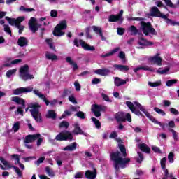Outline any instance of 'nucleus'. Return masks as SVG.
<instances>
[{
    "mask_svg": "<svg viewBox=\"0 0 179 179\" xmlns=\"http://www.w3.org/2000/svg\"><path fill=\"white\" fill-rule=\"evenodd\" d=\"M169 71H170V69L168 67H166L165 69L160 68L157 71V73H159V75H166Z\"/></svg>",
    "mask_w": 179,
    "mask_h": 179,
    "instance_id": "58836bf2",
    "label": "nucleus"
},
{
    "mask_svg": "<svg viewBox=\"0 0 179 179\" xmlns=\"http://www.w3.org/2000/svg\"><path fill=\"white\" fill-rule=\"evenodd\" d=\"M68 127H69V122H68L63 121L59 124L60 128H66H66H68Z\"/></svg>",
    "mask_w": 179,
    "mask_h": 179,
    "instance_id": "052dcab7",
    "label": "nucleus"
},
{
    "mask_svg": "<svg viewBox=\"0 0 179 179\" xmlns=\"http://www.w3.org/2000/svg\"><path fill=\"white\" fill-rule=\"evenodd\" d=\"M154 111H155V113H157V114H159L160 115H162L163 117H164V115H166V112L163 111V110L159 108H154Z\"/></svg>",
    "mask_w": 179,
    "mask_h": 179,
    "instance_id": "8fccbe9b",
    "label": "nucleus"
},
{
    "mask_svg": "<svg viewBox=\"0 0 179 179\" xmlns=\"http://www.w3.org/2000/svg\"><path fill=\"white\" fill-rule=\"evenodd\" d=\"M28 43H29V41H27V38L23 36H20L17 41V44L18 45H20V47H26Z\"/></svg>",
    "mask_w": 179,
    "mask_h": 179,
    "instance_id": "b1692460",
    "label": "nucleus"
},
{
    "mask_svg": "<svg viewBox=\"0 0 179 179\" xmlns=\"http://www.w3.org/2000/svg\"><path fill=\"white\" fill-rule=\"evenodd\" d=\"M120 50H121V48H120V47L116 48L106 54L101 55L100 57H101V58H107V57H111V55H114V54H115V52H118V51H120Z\"/></svg>",
    "mask_w": 179,
    "mask_h": 179,
    "instance_id": "393cba45",
    "label": "nucleus"
},
{
    "mask_svg": "<svg viewBox=\"0 0 179 179\" xmlns=\"http://www.w3.org/2000/svg\"><path fill=\"white\" fill-rule=\"evenodd\" d=\"M11 157L14 160H15V164L20 162V156H19V155H13Z\"/></svg>",
    "mask_w": 179,
    "mask_h": 179,
    "instance_id": "4d7b16f0",
    "label": "nucleus"
},
{
    "mask_svg": "<svg viewBox=\"0 0 179 179\" xmlns=\"http://www.w3.org/2000/svg\"><path fill=\"white\" fill-rule=\"evenodd\" d=\"M139 45H141L140 48H143V47H147L148 45H152L153 43L152 42L148 41L146 39L140 37L138 41Z\"/></svg>",
    "mask_w": 179,
    "mask_h": 179,
    "instance_id": "6ab92c4d",
    "label": "nucleus"
},
{
    "mask_svg": "<svg viewBox=\"0 0 179 179\" xmlns=\"http://www.w3.org/2000/svg\"><path fill=\"white\" fill-rule=\"evenodd\" d=\"M66 62H68V64H69V65L72 66V69H73V71H76V69H78V68H79L78 66V64H76V62H73V60H72V58L70 57H68L66 58Z\"/></svg>",
    "mask_w": 179,
    "mask_h": 179,
    "instance_id": "cd10ccee",
    "label": "nucleus"
},
{
    "mask_svg": "<svg viewBox=\"0 0 179 179\" xmlns=\"http://www.w3.org/2000/svg\"><path fill=\"white\" fill-rule=\"evenodd\" d=\"M45 57L47 58V59H49L50 61H58V57H57L55 54L48 52L45 53Z\"/></svg>",
    "mask_w": 179,
    "mask_h": 179,
    "instance_id": "473e14b6",
    "label": "nucleus"
},
{
    "mask_svg": "<svg viewBox=\"0 0 179 179\" xmlns=\"http://www.w3.org/2000/svg\"><path fill=\"white\" fill-rule=\"evenodd\" d=\"M69 101H71V103H73V104H77L78 103V102L76 101V99L75 98V96H73V95H71L69 97Z\"/></svg>",
    "mask_w": 179,
    "mask_h": 179,
    "instance_id": "e2e57ef3",
    "label": "nucleus"
},
{
    "mask_svg": "<svg viewBox=\"0 0 179 179\" xmlns=\"http://www.w3.org/2000/svg\"><path fill=\"white\" fill-rule=\"evenodd\" d=\"M85 177L87 179H95L97 177V171L94 169L93 171L88 170L85 172Z\"/></svg>",
    "mask_w": 179,
    "mask_h": 179,
    "instance_id": "412c9836",
    "label": "nucleus"
},
{
    "mask_svg": "<svg viewBox=\"0 0 179 179\" xmlns=\"http://www.w3.org/2000/svg\"><path fill=\"white\" fill-rule=\"evenodd\" d=\"M113 67L115 68V69H117V71H120L121 72H125V71H129V67L125 65L115 64Z\"/></svg>",
    "mask_w": 179,
    "mask_h": 179,
    "instance_id": "7c9ffc66",
    "label": "nucleus"
},
{
    "mask_svg": "<svg viewBox=\"0 0 179 179\" xmlns=\"http://www.w3.org/2000/svg\"><path fill=\"white\" fill-rule=\"evenodd\" d=\"M76 116L78 117V118H81V120H85V113L82 111L78 112Z\"/></svg>",
    "mask_w": 179,
    "mask_h": 179,
    "instance_id": "0e129e2a",
    "label": "nucleus"
},
{
    "mask_svg": "<svg viewBox=\"0 0 179 179\" xmlns=\"http://www.w3.org/2000/svg\"><path fill=\"white\" fill-rule=\"evenodd\" d=\"M20 10L21 12H27V13H29V12H34V8H27L24 6H21L20 8Z\"/></svg>",
    "mask_w": 179,
    "mask_h": 179,
    "instance_id": "3c124183",
    "label": "nucleus"
},
{
    "mask_svg": "<svg viewBox=\"0 0 179 179\" xmlns=\"http://www.w3.org/2000/svg\"><path fill=\"white\" fill-rule=\"evenodd\" d=\"M138 148H139V149H141V150L145 153H149V152H150V148L145 143L138 144Z\"/></svg>",
    "mask_w": 179,
    "mask_h": 179,
    "instance_id": "c85d7f7f",
    "label": "nucleus"
},
{
    "mask_svg": "<svg viewBox=\"0 0 179 179\" xmlns=\"http://www.w3.org/2000/svg\"><path fill=\"white\" fill-rule=\"evenodd\" d=\"M6 20L8 22L10 26H15L17 29H19V34H22V31L23 29H24V27L23 25H20V23L24 20V17H19L16 20L9 17H6Z\"/></svg>",
    "mask_w": 179,
    "mask_h": 179,
    "instance_id": "423d86ee",
    "label": "nucleus"
},
{
    "mask_svg": "<svg viewBox=\"0 0 179 179\" xmlns=\"http://www.w3.org/2000/svg\"><path fill=\"white\" fill-rule=\"evenodd\" d=\"M91 110L94 113V115L99 118V117H101V113L100 112L106 111V110H107V107L103 106L101 105L94 104L92 106Z\"/></svg>",
    "mask_w": 179,
    "mask_h": 179,
    "instance_id": "f8f14e48",
    "label": "nucleus"
},
{
    "mask_svg": "<svg viewBox=\"0 0 179 179\" xmlns=\"http://www.w3.org/2000/svg\"><path fill=\"white\" fill-rule=\"evenodd\" d=\"M4 31H6V33H8V34H9L10 36H12V31L10 30L9 25L4 24Z\"/></svg>",
    "mask_w": 179,
    "mask_h": 179,
    "instance_id": "bf43d9fd",
    "label": "nucleus"
},
{
    "mask_svg": "<svg viewBox=\"0 0 179 179\" xmlns=\"http://www.w3.org/2000/svg\"><path fill=\"white\" fill-rule=\"evenodd\" d=\"M170 113L171 114H173L174 115H178L179 112L177 109L174 108H170Z\"/></svg>",
    "mask_w": 179,
    "mask_h": 179,
    "instance_id": "69168bd1",
    "label": "nucleus"
},
{
    "mask_svg": "<svg viewBox=\"0 0 179 179\" xmlns=\"http://www.w3.org/2000/svg\"><path fill=\"white\" fill-rule=\"evenodd\" d=\"M114 83L115 86H122V85L127 84V80H122L118 77L115 78Z\"/></svg>",
    "mask_w": 179,
    "mask_h": 179,
    "instance_id": "2f4dec72",
    "label": "nucleus"
},
{
    "mask_svg": "<svg viewBox=\"0 0 179 179\" xmlns=\"http://www.w3.org/2000/svg\"><path fill=\"white\" fill-rule=\"evenodd\" d=\"M134 105L137 108H138L142 113L145 114V115L147 117V118H149L152 122H154V124H157V125H159L162 128V129H165L164 124H162V122L157 121V120L155 119L146 109H145V106H142L139 102L134 101Z\"/></svg>",
    "mask_w": 179,
    "mask_h": 179,
    "instance_id": "7ed1b4c3",
    "label": "nucleus"
},
{
    "mask_svg": "<svg viewBox=\"0 0 179 179\" xmlns=\"http://www.w3.org/2000/svg\"><path fill=\"white\" fill-rule=\"evenodd\" d=\"M115 118L117 121L125 122L128 121V122H132V117H131V114L127 113L125 115L124 113L119 112L115 115Z\"/></svg>",
    "mask_w": 179,
    "mask_h": 179,
    "instance_id": "ddd939ff",
    "label": "nucleus"
},
{
    "mask_svg": "<svg viewBox=\"0 0 179 179\" xmlns=\"http://www.w3.org/2000/svg\"><path fill=\"white\" fill-rule=\"evenodd\" d=\"M120 155V152H113L110 155V159L114 162V167L117 171L120 170V167L121 169H125L127 164L131 162L129 158H121Z\"/></svg>",
    "mask_w": 179,
    "mask_h": 179,
    "instance_id": "f03ea898",
    "label": "nucleus"
},
{
    "mask_svg": "<svg viewBox=\"0 0 179 179\" xmlns=\"http://www.w3.org/2000/svg\"><path fill=\"white\" fill-rule=\"evenodd\" d=\"M168 160L169 163H174V153L170 152L168 155Z\"/></svg>",
    "mask_w": 179,
    "mask_h": 179,
    "instance_id": "5fc2aeb1",
    "label": "nucleus"
},
{
    "mask_svg": "<svg viewBox=\"0 0 179 179\" xmlns=\"http://www.w3.org/2000/svg\"><path fill=\"white\" fill-rule=\"evenodd\" d=\"M39 136H41L40 134H34V135L27 136L24 140V143H31V142H34V141H37Z\"/></svg>",
    "mask_w": 179,
    "mask_h": 179,
    "instance_id": "a211bd4d",
    "label": "nucleus"
},
{
    "mask_svg": "<svg viewBox=\"0 0 179 179\" xmlns=\"http://www.w3.org/2000/svg\"><path fill=\"white\" fill-rule=\"evenodd\" d=\"M80 44L81 47L85 50V51H94V46H90L89 44L86 43L85 41L80 39H75L74 40V45L76 47H79V45Z\"/></svg>",
    "mask_w": 179,
    "mask_h": 179,
    "instance_id": "9b49d317",
    "label": "nucleus"
},
{
    "mask_svg": "<svg viewBox=\"0 0 179 179\" xmlns=\"http://www.w3.org/2000/svg\"><path fill=\"white\" fill-rule=\"evenodd\" d=\"M151 16H155L156 17H162V19H167L169 15H164L160 13V10L157 7H152L150 10Z\"/></svg>",
    "mask_w": 179,
    "mask_h": 179,
    "instance_id": "4468645a",
    "label": "nucleus"
},
{
    "mask_svg": "<svg viewBox=\"0 0 179 179\" xmlns=\"http://www.w3.org/2000/svg\"><path fill=\"white\" fill-rule=\"evenodd\" d=\"M22 62V59H17L11 61L12 65H17V64H20Z\"/></svg>",
    "mask_w": 179,
    "mask_h": 179,
    "instance_id": "338daca9",
    "label": "nucleus"
},
{
    "mask_svg": "<svg viewBox=\"0 0 179 179\" xmlns=\"http://www.w3.org/2000/svg\"><path fill=\"white\" fill-rule=\"evenodd\" d=\"M166 162H167V158L166 157L161 159V166L163 170H166Z\"/></svg>",
    "mask_w": 179,
    "mask_h": 179,
    "instance_id": "6e6d98bb",
    "label": "nucleus"
},
{
    "mask_svg": "<svg viewBox=\"0 0 179 179\" xmlns=\"http://www.w3.org/2000/svg\"><path fill=\"white\" fill-rule=\"evenodd\" d=\"M31 92H33L34 94L39 97L41 100H43L46 106H48L50 104V101L47 100V98H45V95L41 94V92L38 90H33V87H20L13 90V93L15 96H19V94H22V93H30Z\"/></svg>",
    "mask_w": 179,
    "mask_h": 179,
    "instance_id": "f257e3e1",
    "label": "nucleus"
},
{
    "mask_svg": "<svg viewBox=\"0 0 179 179\" xmlns=\"http://www.w3.org/2000/svg\"><path fill=\"white\" fill-rule=\"evenodd\" d=\"M66 29V21H62L59 24H58L53 31L54 36H57L58 37H61V36H64L65 33L62 31V30H64Z\"/></svg>",
    "mask_w": 179,
    "mask_h": 179,
    "instance_id": "1a4fd4ad",
    "label": "nucleus"
},
{
    "mask_svg": "<svg viewBox=\"0 0 179 179\" xmlns=\"http://www.w3.org/2000/svg\"><path fill=\"white\" fill-rule=\"evenodd\" d=\"M126 106L129 108L131 113H134V114H136V115H143L141 111L136 110L138 107L135 106V101L134 103L131 101H126Z\"/></svg>",
    "mask_w": 179,
    "mask_h": 179,
    "instance_id": "f3484780",
    "label": "nucleus"
},
{
    "mask_svg": "<svg viewBox=\"0 0 179 179\" xmlns=\"http://www.w3.org/2000/svg\"><path fill=\"white\" fill-rule=\"evenodd\" d=\"M134 105L137 108H138L142 113L145 114V115L147 117V118H149L152 122H154V124H157V125H159L162 128V129H165L164 124H162V122L157 121V120L155 119L146 109H145V106H142L139 102L134 101Z\"/></svg>",
    "mask_w": 179,
    "mask_h": 179,
    "instance_id": "20e7f679",
    "label": "nucleus"
},
{
    "mask_svg": "<svg viewBox=\"0 0 179 179\" xmlns=\"http://www.w3.org/2000/svg\"><path fill=\"white\" fill-rule=\"evenodd\" d=\"M150 63L151 64H155L156 65H158V66H162L163 59L160 57L159 54H157L156 55L151 57L148 59Z\"/></svg>",
    "mask_w": 179,
    "mask_h": 179,
    "instance_id": "dca6fc26",
    "label": "nucleus"
},
{
    "mask_svg": "<svg viewBox=\"0 0 179 179\" xmlns=\"http://www.w3.org/2000/svg\"><path fill=\"white\" fill-rule=\"evenodd\" d=\"M41 106L40 104L35 103L31 105L30 106V113L35 121L36 122H41L43 121V118L41 117V113H40V108Z\"/></svg>",
    "mask_w": 179,
    "mask_h": 179,
    "instance_id": "39448f33",
    "label": "nucleus"
},
{
    "mask_svg": "<svg viewBox=\"0 0 179 179\" xmlns=\"http://www.w3.org/2000/svg\"><path fill=\"white\" fill-rule=\"evenodd\" d=\"M143 70V71H152L153 69H150V67L149 66H139V67H137L136 69H134V72L136 73L141 70Z\"/></svg>",
    "mask_w": 179,
    "mask_h": 179,
    "instance_id": "e433bc0d",
    "label": "nucleus"
},
{
    "mask_svg": "<svg viewBox=\"0 0 179 179\" xmlns=\"http://www.w3.org/2000/svg\"><path fill=\"white\" fill-rule=\"evenodd\" d=\"M92 29L96 34L100 36L101 40H102V41H106V37H104V36L103 35V30H101V28H100L99 27L93 26Z\"/></svg>",
    "mask_w": 179,
    "mask_h": 179,
    "instance_id": "4be33fe9",
    "label": "nucleus"
},
{
    "mask_svg": "<svg viewBox=\"0 0 179 179\" xmlns=\"http://www.w3.org/2000/svg\"><path fill=\"white\" fill-rule=\"evenodd\" d=\"M122 15H124V10H120V13L118 15H111L109 17V22H120V23H122L124 21V18H122Z\"/></svg>",
    "mask_w": 179,
    "mask_h": 179,
    "instance_id": "2eb2a0df",
    "label": "nucleus"
},
{
    "mask_svg": "<svg viewBox=\"0 0 179 179\" xmlns=\"http://www.w3.org/2000/svg\"><path fill=\"white\" fill-rule=\"evenodd\" d=\"M73 132L75 134V135H83V131H82V129H80V127H79V124L78 123H75L74 130Z\"/></svg>",
    "mask_w": 179,
    "mask_h": 179,
    "instance_id": "c756f323",
    "label": "nucleus"
},
{
    "mask_svg": "<svg viewBox=\"0 0 179 179\" xmlns=\"http://www.w3.org/2000/svg\"><path fill=\"white\" fill-rule=\"evenodd\" d=\"M141 30L145 36H149V34H152V36H156L157 34L156 30L152 27V25L149 22L146 23L145 22H142Z\"/></svg>",
    "mask_w": 179,
    "mask_h": 179,
    "instance_id": "6e6552de",
    "label": "nucleus"
},
{
    "mask_svg": "<svg viewBox=\"0 0 179 179\" xmlns=\"http://www.w3.org/2000/svg\"><path fill=\"white\" fill-rule=\"evenodd\" d=\"M46 43L48 44L50 50H52L53 51H57L55 50V46L52 45V39H46Z\"/></svg>",
    "mask_w": 179,
    "mask_h": 179,
    "instance_id": "a18cd8bd",
    "label": "nucleus"
},
{
    "mask_svg": "<svg viewBox=\"0 0 179 179\" xmlns=\"http://www.w3.org/2000/svg\"><path fill=\"white\" fill-rule=\"evenodd\" d=\"M20 122H17L14 123L12 129L15 132H17V130L20 129Z\"/></svg>",
    "mask_w": 179,
    "mask_h": 179,
    "instance_id": "864d4df0",
    "label": "nucleus"
},
{
    "mask_svg": "<svg viewBox=\"0 0 179 179\" xmlns=\"http://www.w3.org/2000/svg\"><path fill=\"white\" fill-rule=\"evenodd\" d=\"M29 26L30 30L33 31V33H36L37 31V24H36V18L31 17L29 22Z\"/></svg>",
    "mask_w": 179,
    "mask_h": 179,
    "instance_id": "aec40b11",
    "label": "nucleus"
},
{
    "mask_svg": "<svg viewBox=\"0 0 179 179\" xmlns=\"http://www.w3.org/2000/svg\"><path fill=\"white\" fill-rule=\"evenodd\" d=\"M119 149L120 152L122 153L123 157H127V150L125 149V146L124 145H119Z\"/></svg>",
    "mask_w": 179,
    "mask_h": 179,
    "instance_id": "37998d69",
    "label": "nucleus"
},
{
    "mask_svg": "<svg viewBox=\"0 0 179 179\" xmlns=\"http://www.w3.org/2000/svg\"><path fill=\"white\" fill-rule=\"evenodd\" d=\"M129 31H130V33H131V34H134V35L138 34V29L134 25L131 26L129 28Z\"/></svg>",
    "mask_w": 179,
    "mask_h": 179,
    "instance_id": "49530a36",
    "label": "nucleus"
},
{
    "mask_svg": "<svg viewBox=\"0 0 179 179\" xmlns=\"http://www.w3.org/2000/svg\"><path fill=\"white\" fill-rule=\"evenodd\" d=\"M119 58L120 59H125V52L120 51L118 55Z\"/></svg>",
    "mask_w": 179,
    "mask_h": 179,
    "instance_id": "774afa93",
    "label": "nucleus"
},
{
    "mask_svg": "<svg viewBox=\"0 0 179 179\" xmlns=\"http://www.w3.org/2000/svg\"><path fill=\"white\" fill-rule=\"evenodd\" d=\"M12 101L16 103L17 104H20L24 108V100L19 96H13L11 98Z\"/></svg>",
    "mask_w": 179,
    "mask_h": 179,
    "instance_id": "bb28decb",
    "label": "nucleus"
},
{
    "mask_svg": "<svg viewBox=\"0 0 179 179\" xmlns=\"http://www.w3.org/2000/svg\"><path fill=\"white\" fill-rule=\"evenodd\" d=\"M0 162H1L3 166H5V167H6L7 169H12V165H10V164L8 161L4 159L3 157H0Z\"/></svg>",
    "mask_w": 179,
    "mask_h": 179,
    "instance_id": "4c0bfd02",
    "label": "nucleus"
},
{
    "mask_svg": "<svg viewBox=\"0 0 179 179\" xmlns=\"http://www.w3.org/2000/svg\"><path fill=\"white\" fill-rule=\"evenodd\" d=\"M73 137L72 136V133L69 131H62L56 136V141H72Z\"/></svg>",
    "mask_w": 179,
    "mask_h": 179,
    "instance_id": "9d476101",
    "label": "nucleus"
},
{
    "mask_svg": "<svg viewBox=\"0 0 179 179\" xmlns=\"http://www.w3.org/2000/svg\"><path fill=\"white\" fill-rule=\"evenodd\" d=\"M171 132L172 133V135L173 136L174 141H178V135L177 134V132L174 131V129H170Z\"/></svg>",
    "mask_w": 179,
    "mask_h": 179,
    "instance_id": "680f3d73",
    "label": "nucleus"
},
{
    "mask_svg": "<svg viewBox=\"0 0 179 179\" xmlns=\"http://www.w3.org/2000/svg\"><path fill=\"white\" fill-rule=\"evenodd\" d=\"M45 170L49 177H55V173H54V171L51 169V168H50L49 166H47L45 169Z\"/></svg>",
    "mask_w": 179,
    "mask_h": 179,
    "instance_id": "ea45409f",
    "label": "nucleus"
},
{
    "mask_svg": "<svg viewBox=\"0 0 179 179\" xmlns=\"http://www.w3.org/2000/svg\"><path fill=\"white\" fill-rule=\"evenodd\" d=\"M101 96L102 97V99L105 101H107L108 103H112L113 100H111L110 99V97L108 96V95L104 94V93H101Z\"/></svg>",
    "mask_w": 179,
    "mask_h": 179,
    "instance_id": "79ce46f5",
    "label": "nucleus"
},
{
    "mask_svg": "<svg viewBox=\"0 0 179 179\" xmlns=\"http://www.w3.org/2000/svg\"><path fill=\"white\" fill-rule=\"evenodd\" d=\"M166 22L167 23V24H172L173 26H179V22H174L170 19H168L167 17L165 19Z\"/></svg>",
    "mask_w": 179,
    "mask_h": 179,
    "instance_id": "09e8293b",
    "label": "nucleus"
},
{
    "mask_svg": "<svg viewBox=\"0 0 179 179\" xmlns=\"http://www.w3.org/2000/svg\"><path fill=\"white\" fill-rule=\"evenodd\" d=\"M17 72V69H13L7 71L6 73V78H12L13 76H15L16 75V73Z\"/></svg>",
    "mask_w": 179,
    "mask_h": 179,
    "instance_id": "72a5a7b5",
    "label": "nucleus"
},
{
    "mask_svg": "<svg viewBox=\"0 0 179 179\" xmlns=\"http://www.w3.org/2000/svg\"><path fill=\"white\" fill-rule=\"evenodd\" d=\"M13 169H14L15 173L17 174L18 177H22L23 176V172H22V171H20V169L19 168H17V166H12Z\"/></svg>",
    "mask_w": 179,
    "mask_h": 179,
    "instance_id": "603ef678",
    "label": "nucleus"
},
{
    "mask_svg": "<svg viewBox=\"0 0 179 179\" xmlns=\"http://www.w3.org/2000/svg\"><path fill=\"white\" fill-rule=\"evenodd\" d=\"M164 2L166 5V6H169V8H177V5H174L173 2H171V0H164Z\"/></svg>",
    "mask_w": 179,
    "mask_h": 179,
    "instance_id": "de8ad7c7",
    "label": "nucleus"
},
{
    "mask_svg": "<svg viewBox=\"0 0 179 179\" xmlns=\"http://www.w3.org/2000/svg\"><path fill=\"white\" fill-rule=\"evenodd\" d=\"M57 117V113H55V110H50L48 111L46 114V118H52V120H55Z\"/></svg>",
    "mask_w": 179,
    "mask_h": 179,
    "instance_id": "f704fd0d",
    "label": "nucleus"
},
{
    "mask_svg": "<svg viewBox=\"0 0 179 179\" xmlns=\"http://www.w3.org/2000/svg\"><path fill=\"white\" fill-rule=\"evenodd\" d=\"M29 69H30L27 64H25L20 68V78H21L22 80L34 79V76L31 75L29 73Z\"/></svg>",
    "mask_w": 179,
    "mask_h": 179,
    "instance_id": "0eeeda50",
    "label": "nucleus"
},
{
    "mask_svg": "<svg viewBox=\"0 0 179 179\" xmlns=\"http://www.w3.org/2000/svg\"><path fill=\"white\" fill-rule=\"evenodd\" d=\"M94 72L96 75H101V76H107V75H110V70L108 69H99Z\"/></svg>",
    "mask_w": 179,
    "mask_h": 179,
    "instance_id": "5701e85b",
    "label": "nucleus"
},
{
    "mask_svg": "<svg viewBox=\"0 0 179 179\" xmlns=\"http://www.w3.org/2000/svg\"><path fill=\"white\" fill-rule=\"evenodd\" d=\"M176 83H177V80H169L166 81V86H167L168 87H171V86H173V85H176Z\"/></svg>",
    "mask_w": 179,
    "mask_h": 179,
    "instance_id": "c03bdc74",
    "label": "nucleus"
},
{
    "mask_svg": "<svg viewBox=\"0 0 179 179\" xmlns=\"http://www.w3.org/2000/svg\"><path fill=\"white\" fill-rule=\"evenodd\" d=\"M8 62H6L3 64V66H7V67H10L12 66V59L10 58L7 59Z\"/></svg>",
    "mask_w": 179,
    "mask_h": 179,
    "instance_id": "13d9d810",
    "label": "nucleus"
},
{
    "mask_svg": "<svg viewBox=\"0 0 179 179\" xmlns=\"http://www.w3.org/2000/svg\"><path fill=\"white\" fill-rule=\"evenodd\" d=\"M148 85H150V87H158V86L162 85V80H159L155 81V82L149 81L148 83Z\"/></svg>",
    "mask_w": 179,
    "mask_h": 179,
    "instance_id": "c9c22d12",
    "label": "nucleus"
},
{
    "mask_svg": "<svg viewBox=\"0 0 179 179\" xmlns=\"http://www.w3.org/2000/svg\"><path fill=\"white\" fill-rule=\"evenodd\" d=\"M91 120L95 124L96 128L99 129V128H101V124H100V121H99V120L96 119V117H92L91 118Z\"/></svg>",
    "mask_w": 179,
    "mask_h": 179,
    "instance_id": "a19ab883",
    "label": "nucleus"
},
{
    "mask_svg": "<svg viewBox=\"0 0 179 179\" xmlns=\"http://www.w3.org/2000/svg\"><path fill=\"white\" fill-rule=\"evenodd\" d=\"M77 146H78V143H76V142H74L66 146L64 148H63V150L68 151V152H73V150H76Z\"/></svg>",
    "mask_w": 179,
    "mask_h": 179,
    "instance_id": "a878e982",
    "label": "nucleus"
}]
</instances>
